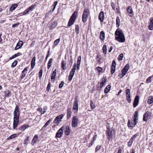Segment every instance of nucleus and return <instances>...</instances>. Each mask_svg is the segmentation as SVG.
<instances>
[{"label": "nucleus", "mask_w": 153, "mask_h": 153, "mask_svg": "<svg viewBox=\"0 0 153 153\" xmlns=\"http://www.w3.org/2000/svg\"><path fill=\"white\" fill-rule=\"evenodd\" d=\"M14 112L19 113V108L18 105H16Z\"/></svg>", "instance_id": "44"}, {"label": "nucleus", "mask_w": 153, "mask_h": 153, "mask_svg": "<svg viewBox=\"0 0 153 153\" xmlns=\"http://www.w3.org/2000/svg\"><path fill=\"white\" fill-rule=\"evenodd\" d=\"M29 12V10L28 9V8H27L26 9V10L23 13V15H25L27 13Z\"/></svg>", "instance_id": "62"}, {"label": "nucleus", "mask_w": 153, "mask_h": 153, "mask_svg": "<svg viewBox=\"0 0 153 153\" xmlns=\"http://www.w3.org/2000/svg\"><path fill=\"white\" fill-rule=\"evenodd\" d=\"M19 123V119L13 118V128L15 129L17 127Z\"/></svg>", "instance_id": "15"}, {"label": "nucleus", "mask_w": 153, "mask_h": 153, "mask_svg": "<svg viewBox=\"0 0 153 153\" xmlns=\"http://www.w3.org/2000/svg\"><path fill=\"white\" fill-rule=\"evenodd\" d=\"M90 13L88 8H86L84 9L82 17V21L83 23H85L87 21Z\"/></svg>", "instance_id": "2"}, {"label": "nucleus", "mask_w": 153, "mask_h": 153, "mask_svg": "<svg viewBox=\"0 0 153 153\" xmlns=\"http://www.w3.org/2000/svg\"><path fill=\"white\" fill-rule=\"evenodd\" d=\"M57 3H58L57 1H55V2H54L53 4L52 5V6H53V8L52 9V12H53L54 11V10L56 8V5H57Z\"/></svg>", "instance_id": "43"}, {"label": "nucleus", "mask_w": 153, "mask_h": 153, "mask_svg": "<svg viewBox=\"0 0 153 153\" xmlns=\"http://www.w3.org/2000/svg\"><path fill=\"white\" fill-rule=\"evenodd\" d=\"M75 21V20L72 19H71V18H70L68 22V26L70 27L72 25L74 24Z\"/></svg>", "instance_id": "24"}, {"label": "nucleus", "mask_w": 153, "mask_h": 153, "mask_svg": "<svg viewBox=\"0 0 153 153\" xmlns=\"http://www.w3.org/2000/svg\"><path fill=\"white\" fill-rule=\"evenodd\" d=\"M138 112L137 111H136L134 113V123H132L131 124V125L130 121L129 120L128 121V127H133L136 125L137 123V122L138 116Z\"/></svg>", "instance_id": "3"}, {"label": "nucleus", "mask_w": 153, "mask_h": 153, "mask_svg": "<svg viewBox=\"0 0 153 153\" xmlns=\"http://www.w3.org/2000/svg\"><path fill=\"white\" fill-rule=\"evenodd\" d=\"M19 24V23L18 22L16 23L15 24H13L12 25V27L13 28H15V27H17Z\"/></svg>", "instance_id": "60"}, {"label": "nucleus", "mask_w": 153, "mask_h": 153, "mask_svg": "<svg viewBox=\"0 0 153 153\" xmlns=\"http://www.w3.org/2000/svg\"><path fill=\"white\" fill-rule=\"evenodd\" d=\"M17 137V135L16 134H13L10 136L8 138H7V140H8L10 139H13L15 137Z\"/></svg>", "instance_id": "37"}, {"label": "nucleus", "mask_w": 153, "mask_h": 153, "mask_svg": "<svg viewBox=\"0 0 153 153\" xmlns=\"http://www.w3.org/2000/svg\"><path fill=\"white\" fill-rule=\"evenodd\" d=\"M36 60V58L35 57H34L32 60L31 62V68H33L34 67L35 65V61Z\"/></svg>", "instance_id": "30"}, {"label": "nucleus", "mask_w": 153, "mask_h": 153, "mask_svg": "<svg viewBox=\"0 0 153 153\" xmlns=\"http://www.w3.org/2000/svg\"><path fill=\"white\" fill-rule=\"evenodd\" d=\"M115 34L116 36L115 38L117 41L120 42H125V37L122 30L118 29L116 30Z\"/></svg>", "instance_id": "1"}, {"label": "nucleus", "mask_w": 153, "mask_h": 153, "mask_svg": "<svg viewBox=\"0 0 153 153\" xmlns=\"http://www.w3.org/2000/svg\"><path fill=\"white\" fill-rule=\"evenodd\" d=\"M78 122V120L77 117L76 116H74L72 119L71 122L72 126L73 127H75L77 126Z\"/></svg>", "instance_id": "6"}, {"label": "nucleus", "mask_w": 153, "mask_h": 153, "mask_svg": "<svg viewBox=\"0 0 153 153\" xmlns=\"http://www.w3.org/2000/svg\"><path fill=\"white\" fill-rule=\"evenodd\" d=\"M56 73V70L55 69L53 71V73L52 74V75L51 76V79H52V80L53 79L55 78Z\"/></svg>", "instance_id": "36"}, {"label": "nucleus", "mask_w": 153, "mask_h": 153, "mask_svg": "<svg viewBox=\"0 0 153 153\" xmlns=\"http://www.w3.org/2000/svg\"><path fill=\"white\" fill-rule=\"evenodd\" d=\"M149 29L151 30H153V17L150 18L149 22Z\"/></svg>", "instance_id": "11"}, {"label": "nucleus", "mask_w": 153, "mask_h": 153, "mask_svg": "<svg viewBox=\"0 0 153 153\" xmlns=\"http://www.w3.org/2000/svg\"><path fill=\"white\" fill-rule=\"evenodd\" d=\"M73 76H74L71 75H69L68 78L69 81H71Z\"/></svg>", "instance_id": "58"}, {"label": "nucleus", "mask_w": 153, "mask_h": 153, "mask_svg": "<svg viewBox=\"0 0 153 153\" xmlns=\"http://www.w3.org/2000/svg\"><path fill=\"white\" fill-rule=\"evenodd\" d=\"M47 109V107L46 106H45L43 110L41 108H39V111L41 112V114H43L45 112Z\"/></svg>", "instance_id": "26"}, {"label": "nucleus", "mask_w": 153, "mask_h": 153, "mask_svg": "<svg viewBox=\"0 0 153 153\" xmlns=\"http://www.w3.org/2000/svg\"><path fill=\"white\" fill-rule=\"evenodd\" d=\"M151 115L149 111L145 113L143 115V120L144 121H147V120L150 119Z\"/></svg>", "instance_id": "9"}, {"label": "nucleus", "mask_w": 153, "mask_h": 153, "mask_svg": "<svg viewBox=\"0 0 153 153\" xmlns=\"http://www.w3.org/2000/svg\"><path fill=\"white\" fill-rule=\"evenodd\" d=\"M129 67V64H127L124 68L122 69L121 71V72L123 74L126 75L127 72L128 71Z\"/></svg>", "instance_id": "10"}, {"label": "nucleus", "mask_w": 153, "mask_h": 153, "mask_svg": "<svg viewBox=\"0 0 153 153\" xmlns=\"http://www.w3.org/2000/svg\"><path fill=\"white\" fill-rule=\"evenodd\" d=\"M139 101V97L137 95L134 98L133 102V105L134 108H135L138 105Z\"/></svg>", "instance_id": "12"}, {"label": "nucleus", "mask_w": 153, "mask_h": 153, "mask_svg": "<svg viewBox=\"0 0 153 153\" xmlns=\"http://www.w3.org/2000/svg\"><path fill=\"white\" fill-rule=\"evenodd\" d=\"M27 68H25L24 70L22 71V73H25L26 74L27 72Z\"/></svg>", "instance_id": "63"}, {"label": "nucleus", "mask_w": 153, "mask_h": 153, "mask_svg": "<svg viewBox=\"0 0 153 153\" xmlns=\"http://www.w3.org/2000/svg\"><path fill=\"white\" fill-rule=\"evenodd\" d=\"M64 83V82L63 81H62L61 82V83L59 85V88H61L62 87V86L63 85Z\"/></svg>", "instance_id": "59"}, {"label": "nucleus", "mask_w": 153, "mask_h": 153, "mask_svg": "<svg viewBox=\"0 0 153 153\" xmlns=\"http://www.w3.org/2000/svg\"><path fill=\"white\" fill-rule=\"evenodd\" d=\"M75 71H74V70L71 69L70 73L69 75H71L74 76Z\"/></svg>", "instance_id": "55"}, {"label": "nucleus", "mask_w": 153, "mask_h": 153, "mask_svg": "<svg viewBox=\"0 0 153 153\" xmlns=\"http://www.w3.org/2000/svg\"><path fill=\"white\" fill-rule=\"evenodd\" d=\"M102 79V82H100V88H102L104 86V84L106 82V81L107 79L105 77H103Z\"/></svg>", "instance_id": "21"}, {"label": "nucleus", "mask_w": 153, "mask_h": 153, "mask_svg": "<svg viewBox=\"0 0 153 153\" xmlns=\"http://www.w3.org/2000/svg\"><path fill=\"white\" fill-rule=\"evenodd\" d=\"M120 20L119 16H117L116 18V24L117 27H119L120 26Z\"/></svg>", "instance_id": "38"}, {"label": "nucleus", "mask_w": 153, "mask_h": 153, "mask_svg": "<svg viewBox=\"0 0 153 153\" xmlns=\"http://www.w3.org/2000/svg\"><path fill=\"white\" fill-rule=\"evenodd\" d=\"M79 27L78 25H75V32L77 35L79 33Z\"/></svg>", "instance_id": "41"}, {"label": "nucleus", "mask_w": 153, "mask_h": 153, "mask_svg": "<svg viewBox=\"0 0 153 153\" xmlns=\"http://www.w3.org/2000/svg\"><path fill=\"white\" fill-rule=\"evenodd\" d=\"M20 113H18V112H14L13 118L19 119Z\"/></svg>", "instance_id": "35"}, {"label": "nucleus", "mask_w": 153, "mask_h": 153, "mask_svg": "<svg viewBox=\"0 0 153 153\" xmlns=\"http://www.w3.org/2000/svg\"><path fill=\"white\" fill-rule=\"evenodd\" d=\"M102 50L104 53L106 54L107 52V47L105 45H104L102 47Z\"/></svg>", "instance_id": "42"}, {"label": "nucleus", "mask_w": 153, "mask_h": 153, "mask_svg": "<svg viewBox=\"0 0 153 153\" xmlns=\"http://www.w3.org/2000/svg\"><path fill=\"white\" fill-rule=\"evenodd\" d=\"M17 6V5L16 4H14L10 7V10L11 12L14 10L16 8Z\"/></svg>", "instance_id": "34"}, {"label": "nucleus", "mask_w": 153, "mask_h": 153, "mask_svg": "<svg viewBox=\"0 0 153 153\" xmlns=\"http://www.w3.org/2000/svg\"><path fill=\"white\" fill-rule=\"evenodd\" d=\"M18 62L17 60H15L14 62L12 63L11 65V67H14L16 66V65L17 64Z\"/></svg>", "instance_id": "45"}, {"label": "nucleus", "mask_w": 153, "mask_h": 153, "mask_svg": "<svg viewBox=\"0 0 153 153\" xmlns=\"http://www.w3.org/2000/svg\"><path fill=\"white\" fill-rule=\"evenodd\" d=\"M123 57V54L122 53L120 54L119 55V60H122Z\"/></svg>", "instance_id": "57"}, {"label": "nucleus", "mask_w": 153, "mask_h": 153, "mask_svg": "<svg viewBox=\"0 0 153 153\" xmlns=\"http://www.w3.org/2000/svg\"><path fill=\"white\" fill-rule=\"evenodd\" d=\"M29 127V126L27 125H24L20 126L18 128V129L19 130L24 131L26 128H28Z\"/></svg>", "instance_id": "20"}, {"label": "nucleus", "mask_w": 153, "mask_h": 153, "mask_svg": "<svg viewBox=\"0 0 153 153\" xmlns=\"http://www.w3.org/2000/svg\"><path fill=\"white\" fill-rule=\"evenodd\" d=\"M37 138L38 136L37 135H35L34 136L32 140V144L33 145H34L35 143H36V141L37 140Z\"/></svg>", "instance_id": "29"}, {"label": "nucleus", "mask_w": 153, "mask_h": 153, "mask_svg": "<svg viewBox=\"0 0 153 153\" xmlns=\"http://www.w3.org/2000/svg\"><path fill=\"white\" fill-rule=\"evenodd\" d=\"M65 133L66 135H68L70 132V128L68 126H66L65 127H64Z\"/></svg>", "instance_id": "17"}, {"label": "nucleus", "mask_w": 153, "mask_h": 153, "mask_svg": "<svg viewBox=\"0 0 153 153\" xmlns=\"http://www.w3.org/2000/svg\"><path fill=\"white\" fill-rule=\"evenodd\" d=\"M22 54L20 52H18L17 53H16L14 55H13L12 57H11L10 58V60H11L12 59L16 57L17 56H20L22 55Z\"/></svg>", "instance_id": "27"}, {"label": "nucleus", "mask_w": 153, "mask_h": 153, "mask_svg": "<svg viewBox=\"0 0 153 153\" xmlns=\"http://www.w3.org/2000/svg\"><path fill=\"white\" fill-rule=\"evenodd\" d=\"M60 40L59 39H58L56 40L54 42V44L55 45H57L59 42Z\"/></svg>", "instance_id": "49"}, {"label": "nucleus", "mask_w": 153, "mask_h": 153, "mask_svg": "<svg viewBox=\"0 0 153 153\" xmlns=\"http://www.w3.org/2000/svg\"><path fill=\"white\" fill-rule=\"evenodd\" d=\"M36 6V4H33L30 6L29 8H27L29 11H32L35 8Z\"/></svg>", "instance_id": "40"}, {"label": "nucleus", "mask_w": 153, "mask_h": 153, "mask_svg": "<svg viewBox=\"0 0 153 153\" xmlns=\"http://www.w3.org/2000/svg\"><path fill=\"white\" fill-rule=\"evenodd\" d=\"M111 87V85H108L106 87V88H105V89H104V92L106 93H108L109 91V90L110 89Z\"/></svg>", "instance_id": "31"}, {"label": "nucleus", "mask_w": 153, "mask_h": 153, "mask_svg": "<svg viewBox=\"0 0 153 153\" xmlns=\"http://www.w3.org/2000/svg\"><path fill=\"white\" fill-rule=\"evenodd\" d=\"M4 93L5 97H8L11 95V92L9 91H5Z\"/></svg>", "instance_id": "33"}, {"label": "nucleus", "mask_w": 153, "mask_h": 153, "mask_svg": "<svg viewBox=\"0 0 153 153\" xmlns=\"http://www.w3.org/2000/svg\"><path fill=\"white\" fill-rule=\"evenodd\" d=\"M64 129V127L63 126L61 127L58 131L56 134L55 137L57 138L61 137L63 134V130Z\"/></svg>", "instance_id": "5"}, {"label": "nucleus", "mask_w": 153, "mask_h": 153, "mask_svg": "<svg viewBox=\"0 0 153 153\" xmlns=\"http://www.w3.org/2000/svg\"><path fill=\"white\" fill-rule=\"evenodd\" d=\"M90 106L91 108L92 109H94L95 108L94 104L93 103L92 101H91L90 103Z\"/></svg>", "instance_id": "48"}, {"label": "nucleus", "mask_w": 153, "mask_h": 153, "mask_svg": "<svg viewBox=\"0 0 153 153\" xmlns=\"http://www.w3.org/2000/svg\"><path fill=\"white\" fill-rule=\"evenodd\" d=\"M137 136V134H134L133 136L131 138V140L133 141L135 138Z\"/></svg>", "instance_id": "47"}, {"label": "nucleus", "mask_w": 153, "mask_h": 153, "mask_svg": "<svg viewBox=\"0 0 153 153\" xmlns=\"http://www.w3.org/2000/svg\"><path fill=\"white\" fill-rule=\"evenodd\" d=\"M23 45V43L22 41H20L17 44L15 48V49L16 50L18 49H19L21 48Z\"/></svg>", "instance_id": "14"}, {"label": "nucleus", "mask_w": 153, "mask_h": 153, "mask_svg": "<svg viewBox=\"0 0 153 153\" xmlns=\"http://www.w3.org/2000/svg\"><path fill=\"white\" fill-rule=\"evenodd\" d=\"M63 117V115L62 114L59 116H57L54 121V123H57Z\"/></svg>", "instance_id": "16"}, {"label": "nucleus", "mask_w": 153, "mask_h": 153, "mask_svg": "<svg viewBox=\"0 0 153 153\" xmlns=\"http://www.w3.org/2000/svg\"><path fill=\"white\" fill-rule=\"evenodd\" d=\"M53 60V59L52 58H51L49 59V61H48L47 66V68L48 69H49L50 68L51 65V63Z\"/></svg>", "instance_id": "39"}, {"label": "nucleus", "mask_w": 153, "mask_h": 153, "mask_svg": "<svg viewBox=\"0 0 153 153\" xmlns=\"http://www.w3.org/2000/svg\"><path fill=\"white\" fill-rule=\"evenodd\" d=\"M62 68L63 70H65L66 69V63L64 61H63L61 63Z\"/></svg>", "instance_id": "25"}, {"label": "nucleus", "mask_w": 153, "mask_h": 153, "mask_svg": "<svg viewBox=\"0 0 153 153\" xmlns=\"http://www.w3.org/2000/svg\"><path fill=\"white\" fill-rule=\"evenodd\" d=\"M101 147V146L100 145H98L95 149V152H97L98 150H99Z\"/></svg>", "instance_id": "54"}, {"label": "nucleus", "mask_w": 153, "mask_h": 153, "mask_svg": "<svg viewBox=\"0 0 153 153\" xmlns=\"http://www.w3.org/2000/svg\"><path fill=\"white\" fill-rule=\"evenodd\" d=\"M81 59V56H80L78 57L77 59V64L80 65Z\"/></svg>", "instance_id": "46"}, {"label": "nucleus", "mask_w": 153, "mask_h": 153, "mask_svg": "<svg viewBox=\"0 0 153 153\" xmlns=\"http://www.w3.org/2000/svg\"><path fill=\"white\" fill-rule=\"evenodd\" d=\"M73 63V59L72 58H71L69 61V64L70 65V67H71Z\"/></svg>", "instance_id": "61"}, {"label": "nucleus", "mask_w": 153, "mask_h": 153, "mask_svg": "<svg viewBox=\"0 0 153 153\" xmlns=\"http://www.w3.org/2000/svg\"><path fill=\"white\" fill-rule=\"evenodd\" d=\"M42 74V70H40L39 72V77L40 78H41Z\"/></svg>", "instance_id": "53"}, {"label": "nucleus", "mask_w": 153, "mask_h": 153, "mask_svg": "<svg viewBox=\"0 0 153 153\" xmlns=\"http://www.w3.org/2000/svg\"><path fill=\"white\" fill-rule=\"evenodd\" d=\"M116 64L114 60H113L112 62L111 68V74H113L115 72Z\"/></svg>", "instance_id": "13"}, {"label": "nucleus", "mask_w": 153, "mask_h": 153, "mask_svg": "<svg viewBox=\"0 0 153 153\" xmlns=\"http://www.w3.org/2000/svg\"><path fill=\"white\" fill-rule=\"evenodd\" d=\"M50 88H51V84H50V82H49L48 85L47 86V91H49L50 89Z\"/></svg>", "instance_id": "52"}, {"label": "nucleus", "mask_w": 153, "mask_h": 153, "mask_svg": "<svg viewBox=\"0 0 153 153\" xmlns=\"http://www.w3.org/2000/svg\"><path fill=\"white\" fill-rule=\"evenodd\" d=\"M126 93L127 100L128 103H130L131 102V99L130 97V89H126Z\"/></svg>", "instance_id": "8"}, {"label": "nucleus", "mask_w": 153, "mask_h": 153, "mask_svg": "<svg viewBox=\"0 0 153 153\" xmlns=\"http://www.w3.org/2000/svg\"><path fill=\"white\" fill-rule=\"evenodd\" d=\"M77 12L76 11H74L72 14L70 18H71V19H72L76 21L77 18Z\"/></svg>", "instance_id": "22"}, {"label": "nucleus", "mask_w": 153, "mask_h": 153, "mask_svg": "<svg viewBox=\"0 0 153 153\" xmlns=\"http://www.w3.org/2000/svg\"><path fill=\"white\" fill-rule=\"evenodd\" d=\"M153 102V96L149 97L148 100L147 102L149 104H150Z\"/></svg>", "instance_id": "32"}, {"label": "nucleus", "mask_w": 153, "mask_h": 153, "mask_svg": "<svg viewBox=\"0 0 153 153\" xmlns=\"http://www.w3.org/2000/svg\"><path fill=\"white\" fill-rule=\"evenodd\" d=\"M72 114V112L71 111L70 109H68L67 110V119H69L71 117Z\"/></svg>", "instance_id": "28"}, {"label": "nucleus", "mask_w": 153, "mask_h": 153, "mask_svg": "<svg viewBox=\"0 0 153 153\" xmlns=\"http://www.w3.org/2000/svg\"><path fill=\"white\" fill-rule=\"evenodd\" d=\"M106 135L107 139L109 140H111L114 136V131L113 130L108 129L106 131Z\"/></svg>", "instance_id": "4"}, {"label": "nucleus", "mask_w": 153, "mask_h": 153, "mask_svg": "<svg viewBox=\"0 0 153 153\" xmlns=\"http://www.w3.org/2000/svg\"><path fill=\"white\" fill-rule=\"evenodd\" d=\"M133 142V141H132V140H131V139H130V140L128 142V146L129 147L131 146Z\"/></svg>", "instance_id": "56"}, {"label": "nucleus", "mask_w": 153, "mask_h": 153, "mask_svg": "<svg viewBox=\"0 0 153 153\" xmlns=\"http://www.w3.org/2000/svg\"><path fill=\"white\" fill-rule=\"evenodd\" d=\"M98 19L101 22H102L104 20V12L103 11L101 12L99 14Z\"/></svg>", "instance_id": "18"}, {"label": "nucleus", "mask_w": 153, "mask_h": 153, "mask_svg": "<svg viewBox=\"0 0 153 153\" xmlns=\"http://www.w3.org/2000/svg\"><path fill=\"white\" fill-rule=\"evenodd\" d=\"M100 38L102 41H103L105 38V34L104 32L103 31H101L100 35Z\"/></svg>", "instance_id": "19"}, {"label": "nucleus", "mask_w": 153, "mask_h": 153, "mask_svg": "<svg viewBox=\"0 0 153 153\" xmlns=\"http://www.w3.org/2000/svg\"><path fill=\"white\" fill-rule=\"evenodd\" d=\"M126 10L127 13L129 14H132L133 13V11L132 9V7L130 6L128 7L126 9Z\"/></svg>", "instance_id": "23"}, {"label": "nucleus", "mask_w": 153, "mask_h": 153, "mask_svg": "<svg viewBox=\"0 0 153 153\" xmlns=\"http://www.w3.org/2000/svg\"><path fill=\"white\" fill-rule=\"evenodd\" d=\"M125 75L122 74V72H121V73L119 74V76L121 78L123 77Z\"/></svg>", "instance_id": "64"}, {"label": "nucleus", "mask_w": 153, "mask_h": 153, "mask_svg": "<svg viewBox=\"0 0 153 153\" xmlns=\"http://www.w3.org/2000/svg\"><path fill=\"white\" fill-rule=\"evenodd\" d=\"M152 76H150L148 78L146 79V82L150 83L152 82L151 80Z\"/></svg>", "instance_id": "51"}, {"label": "nucleus", "mask_w": 153, "mask_h": 153, "mask_svg": "<svg viewBox=\"0 0 153 153\" xmlns=\"http://www.w3.org/2000/svg\"><path fill=\"white\" fill-rule=\"evenodd\" d=\"M96 69L99 73L102 72V68L99 67H97Z\"/></svg>", "instance_id": "50"}, {"label": "nucleus", "mask_w": 153, "mask_h": 153, "mask_svg": "<svg viewBox=\"0 0 153 153\" xmlns=\"http://www.w3.org/2000/svg\"><path fill=\"white\" fill-rule=\"evenodd\" d=\"M78 108L79 107L78 101H75L73 107V112L75 113L77 112L78 111Z\"/></svg>", "instance_id": "7"}]
</instances>
